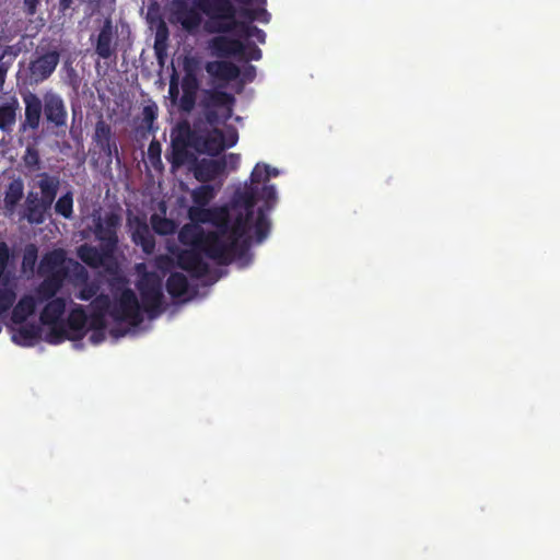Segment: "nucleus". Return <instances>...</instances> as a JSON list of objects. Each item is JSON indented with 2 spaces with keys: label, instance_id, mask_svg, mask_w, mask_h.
<instances>
[{
  "label": "nucleus",
  "instance_id": "f257e3e1",
  "mask_svg": "<svg viewBox=\"0 0 560 560\" xmlns=\"http://www.w3.org/2000/svg\"><path fill=\"white\" fill-rule=\"evenodd\" d=\"M24 103V119L20 124V131L38 130L44 116L46 130L56 136L63 137L68 129V110L60 94L47 91L39 97L36 93L27 91L22 94Z\"/></svg>",
  "mask_w": 560,
  "mask_h": 560
},
{
  "label": "nucleus",
  "instance_id": "f03ea898",
  "mask_svg": "<svg viewBox=\"0 0 560 560\" xmlns=\"http://www.w3.org/2000/svg\"><path fill=\"white\" fill-rule=\"evenodd\" d=\"M178 241L184 246L197 248L218 265L230 264L236 255H242L237 242L214 231H205L198 224H185L178 232Z\"/></svg>",
  "mask_w": 560,
  "mask_h": 560
},
{
  "label": "nucleus",
  "instance_id": "7ed1b4c3",
  "mask_svg": "<svg viewBox=\"0 0 560 560\" xmlns=\"http://www.w3.org/2000/svg\"><path fill=\"white\" fill-rule=\"evenodd\" d=\"M257 197V186H245L244 189H240L234 194L230 205L224 206L229 212L230 236L237 242L242 253L249 248L253 241L248 232L252 228Z\"/></svg>",
  "mask_w": 560,
  "mask_h": 560
},
{
  "label": "nucleus",
  "instance_id": "20e7f679",
  "mask_svg": "<svg viewBox=\"0 0 560 560\" xmlns=\"http://www.w3.org/2000/svg\"><path fill=\"white\" fill-rule=\"evenodd\" d=\"M36 186L39 192L30 190L19 212V219L25 220L31 225H40L47 220L57 197L60 180L58 176L40 173Z\"/></svg>",
  "mask_w": 560,
  "mask_h": 560
},
{
  "label": "nucleus",
  "instance_id": "39448f33",
  "mask_svg": "<svg viewBox=\"0 0 560 560\" xmlns=\"http://www.w3.org/2000/svg\"><path fill=\"white\" fill-rule=\"evenodd\" d=\"M192 5L208 18L212 31L230 33L237 23V4H265L266 0H190Z\"/></svg>",
  "mask_w": 560,
  "mask_h": 560
},
{
  "label": "nucleus",
  "instance_id": "423d86ee",
  "mask_svg": "<svg viewBox=\"0 0 560 560\" xmlns=\"http://www.w3.org/2000/svg\"><path fill=\"white\" fill-rule=\"evenodd\" d=\"M60 57V44L56 39L43 37L28 65L31 81L42 83L49 79L59 65Z\"/></svg>",
  "mask_w": 560,
  "mask_h": 560
},
{
  "label": "nucleus",
  "instance_id": "0eeeda50",
  "mask_svg": "<svg viewBox=\"0 0 560 560\" xmlns=\"http://www.w3.org/2000/svg\"><path fill=\"white\" fill-rule=\"evenodd\" d=\"M192 147L199 152L215 156L226 148L234 147L238 141L235 127L228 126L224 130L213 128L208 131L192 132L190 135Z\"/></svg>",
  "mask_w": 560,
  "mask_h": 560
},
{
  "label": "nucleus",
  "instance_id": "6e6552de",
  "mask_svg": "<svg viewBox=\"0 0 560 560\" xmlns=\"http://www.w3.org/2000/svg\"><path fill=\"white\" fill-rule=\"evenodd\" d=\"M235 97L220 90L208 91L202 100L203 116L210 126L225 124L233 115Z\"/></svg>",
  "mask_w": 560,
  "mask_h": 560
},
{
  "label": "nucleus",
  "instance_id": "1a4fd4ad",
  "mask_svg": "<svg viewBox=\"0 0 560 560\" xmlns=\"http://www.w3.org/2000/svg\"><path fill=\"white\" fill-rule=\"evenodd\" d=\"M137 288L143 311L150 318L158 317L163 312L162 279L155 272H147L138 281Z\"/></svg>",
  "mask_w": 560,
  "mask_h": 560
},
{
  "label": "nucleus",
  "instance_id": "9d476101",
  "mask_svg": "<svg viewBox=\"0 0 560 560\" xmlns=\"http://www.w3.org/2000/svg\"><path fill=\"white\" fill-rule=\"evenodd\" d=\"M110 317L117 323L138 326L143 322L141 305L131 289H125L110 308Z\"/></svg>",
  "mask_w": 560,
  "mask_h": 560
},
{
  "label": "nucleus",
  "instance_id": "9b49d317",
  "mask_svg": "<svg viewBox=\"0 0 560 560\" xmlns=\"http://www.w3.org/2000/svg\"><path fill=\"white\" fill-rule=\"evenodd\" d=\"M121 218L116 212H107L105 215L98 217L94 220L93 234L100 242V245L105 248V252H110L115 255L118 248V229L120 226Z\"/></svg>",
  "mask_w": 560,
  "mask_h": 560
},
{
  "label": "nucleus",
  "instance_id": "f8f14e48",
  "mask_svg": "<svg viewBox=\"0 0 560 560\" xmlns=\"http://www.w3.org/2000/svg\"><path fill=\"white\" fill-rule=\"evenodd\" d=\"M188 218L192 222L191 224L210 223L217 229L215 232L230 237L231 226L226 207L207 209L205 206L194 205L188 209Z\"/></svg>",
  "mask_w": 560,
  "mask_h": 560
},
{
  "label": "nucleus",
  "instance_id": "ddd939ff",
  "mask_svg": "<svg viewBox=\"0 0 560 560\" xmlns=\"http://www.w3.org/2000/svg\"><path fill=\"white\" fill-rule=\"evenodd\" d=\"M260 199L265 201L264 207L258 208L256 220L253 224L254 238L257 244L262 243L270 233V220L268 212L277 202V190L275 185H265L261 188Z\"/></svg>",
  "mask_w": 560,
  "mask_h": 560
},
{
  "label": "nucleus",
  "instance_id": "4468645a",
  "mask_svg": "<svg viewBox=\"0 0 560 560\" xmlns=\"http://www.w3.org/2000/svg\"><path fill=\"white\" fill-rule=\"evenodd\" d=\"M91 40L98 58L103 60L116 58L117 31L109 18L103 22L95 40H93V37H91Z\"/></svg>",
  "mask_w": 560,
  "mask_h": 560
},
{
  "label": "nucleus",
  "instance_id": "2eb2a0df",
  "mask_svg": "<svg viewBox=\"0 0 560 560\" xmlns=\"http://www.w3.org/2000/svg\"><path fill=\"white\" fill-rule=\"evenodd\" d=\"M202 254L197 248L180 249L176 255L177 266L195 278H202L209 272V265L203 260Z\"/></svg>",
  "mask_w": 560,
  "mask_h": 560
},
{
  "label": "nucleus",
  "instance_id": "dca6fc26",
  "mask_svg": "<svg viewBox=\"0 0 560 560\" xmlns=\"http://www.w3.org/2000/svg\"><path fill=\"white\" fill-rule=\"evenodd\" d=\"M225 171V161H218V159H201L195 160L191 166V172L195 178L200 183H208L214 180L222 175Z\"/></svg>",
  "mask_w": 560,
  "mask_h": 560
},
{
  "label": "nucleus",
  "instance_id": "f3484780",
  "mask_svg": "<svg viewBox=\"0 0 560 560\" xmlns=\"http://www.w3.org/2000/svg\"><path fill=\"white\" fill-rule=\"evenodd\" d=\"M210 48L219 58L241 57L245 54V45L236 38L217 36L210 42Z\"/></svg>",
  "mask_w": 560,
  "mask_h": 560
},
{
  "label": "nucleus",
  "instance_id": "a211bd4d",
  "mask_svg": "<svg viewBox=\"0 0 560 560\" xmlns=\"http://www.w3.org/2000/svg\"><path fill=\"white\" fill-rule=\"evenodd\" d=\"M77 255L91 268H100L114 257L110 252H105L103 246L96 247L86 243L78 247Z\"/></svg>",
  "mask_w": 560,
  "mask_h": 560
},
{
  "label": "nucleus",
  "instance_id": "6ab92c4d",
  "mask_svg": "<svg viewBox=\"0 0 560 560\" xmlns=\"http://www.w3.org/2000/svg\"><path fill=\"white\" fill-rule=\"evenodd\" d=\"M44 277V280L36 289V293L40 301H48L55 299L56 294L61 290L68 277V270H60Z\"/></svg>",
  "mask_w": 560,
  "mask_h": 560
},
{
  "label": "nucleus",
  "instance_id": "aec40b11",
  "mask_svg": "<svg viewBox=\"0 0 560 560\" xmlns=\"http://www.w3.org/2000/svg\"><path fill=\"white\" fill-rule=\"evenodd\" d=\"M173 5L175 8L174 14L176 20L182 24V26L191 31L197 28L201 23L200 11L197 10L194 5L192 8L188 7L185 0H174Z\"/></svg>",
  "mask_w": 560,
  "mask_h": 560
},
{
  "label": "nucleus",
  "instance_id": "412c9836",
  "mask_svg": "<svg viewBox=\"0 0 560 560\" xmlns=\"http://www.w3.org/2000/svg\"><path fill=\"white\" fill-rule=\"evenodd\" d=\"M24 197V183L21 177L13 178L5 187L3 197V210L5 215L16 212L20 201Z\"/></svg>",
  "mask_w": 560,
  "mask_h": 560
},
{
  "label": "nucleus",
  "instance_id": "4be33fe9",
  "mask_svg": "<svg viewBox=\"0 0 560 560\" xmlns=\"http://www.w3.org/2000/svg\"><path fill=\"white\" fill-rule=\"evenodd\" d=\"M206 71L214 79L224 82L234 81L241 74V70L235 63L225 60L207 62Z\"/></svg>",
  "mask_w": 560,
  "mask_h": 560
},
{
  "label": "nucleus",
  "instance_id": "5701e85b",
  "mask_svg": "<svg viewBox=\"0 0 560 560\" xmlns=\"http://www.w3.org/2000/svg\"><path fill=\"white\" fill-rule=\"evenodd\" d=\"M20 104L16 97L0 105V130L5 135H11L16 124Z\"/></svg>",
  "mask_w": 560,
  "mask_h": 560
},
{
  "label": "nucleus",
  "instance_id": "b1692460",
  "mask_svg": "<svg viewBox=\"0 0 560 560\" xmlns=\"http://www.w3.org/2000/svg\"><path fill=\"white\" fill-rule=\"evenodd\" d=\"M67 301L65 298H55L48 300L39 315V320L43 325L56 324L61 320L66 312Z\"/></svg>",
  "mask_w": 560,
  "mask_h": 560
},
{
  "label": "nucleus",
  "instance_id": "393cba45",
  "mask_svg": "<svg viewBox=\"0 0 560 560\" xmlns=\"http://www.w3.org/2000/svg\"><path fill=\"white\" fill-rule=\"evenodd\" d=\"M265 5L266 3L237 4V20L249 24H253L254 21L269 23L270 13L265 9Z\"/></svg>",
  "mask_w": 560,
  "mask_h": 560
},
{
  "label": "nucleus",
  "instance_id": "a878e982",
  "mask_svg": "<svg viewBox=\"0 0 560 560\" xmlns=\"http://www.w3.org/2000/svg\"><path fill=\"white\" fill-rule=\"evenodd\" d=\"M65 324L72 331L71 340L81 339L85 335L88 325V315L84 308L80 305L72 308Z\"/></svg>",
  "mask_w": 560,
  "mask_h": 560
},
{
  "label": "nucleus",
  "instance_id": "bb28decb",
  "mask_svg": "<svg viewBox=\"0 0 560 560\" xmlns=\"http://www.w3.org/2000/svg\"><path fill=\"white\" fill-rule=\"evenodd\" d=\"M65 253L61 249L48 252L43 256L38 266V272L42 276L52 275L60 270H67L65 264Z\"/></svg>",
  "mask_w": 560,
  "mask_h": 560
},
{
  "label": "nucleus",
  "instance_id": "cd10ccee",
  "mask_svg": "<svg viewBox=\"0 0 560 560\" xmlns=\"http://www.w3.org/2000/svg\"><path fill=\"white\" fill-rule=\"evenodd\" d=\"M132 242L141 246L145 254H152L155 248V238L150 231L149 225L144 221H138L132 234Z\"/></svg>",
  "mask_w": 560,
  "mask_h": 560
},
{
  "label": "nucleus",
  "instance_id": "c85d7f7f",
  "mask_svg": "<svg viewBox=\"0 0 560 560\" xmlns=\"http://www.w3.org/2000/svg\"><path fill=\"white\" fill-rule=\"evenodd\" d=\"M36 308V301L32 295L22 296L12 311L11 319L14 324H22Z\"/></svg>",
  "mask_w": 560,
  "mask_h": 560
},
{
  "label": "nucleus",
  "instance_id": "c756f323",
  "mask_svg": "<svg viewBox=\"0 0 560 560\" xmlns=\"http://www.w3.org/2000/svg\"><path fill=\"white\" fill-rule=\"evenodd\" d=\"M166 291L172 298H180L188 291L187 277L182 272H172L166 280Z\"/></svg>",
  "mask_w": 560,
  "mask_h": 560
},
{
  "label": "nucleus",
  "instance_id": "7c9ffc66",
  "mask_svg": "<svg viewBox=\"0 0 560 560\" xmlns=\"http://www.w3.org/2000/svg\"><path fill=\"white\" fill-rule=\"evenodd\" d=\"M189 152L187 150V142L179 137L174 138L172 140V151L170 156H167L168 162L174 167H179L186 163L188 160Z\"/></svg>",
  "mask_w": 560,
  "mask_h": 560
},
{
  "label": "nucleus",
  "instance_id": "2f4dec72",
  "mask_svg": "<svg viewBox=\"0 0 560 560\" xmlns=\"http://www.w3.org/2000/svg\"><path fill=\"white\" fill-rule=\"evenodd\" d=\"M150 223L153 231L162 236L172 235L176 232V223L166 217H162L158 213H153L150 218Z\"/></svg>",
  "mask_w": 560,
  "mask_h": 560
},
{
  "label": "nucleus",
  "instance_id": "473e14b6",
  "mask_svg": "<svg viewBox=\"0 0 560 560\" xmlns=\"http://www.w3.org/2000/svg\"><path fill=\"white\" fill-rule=\"evenodd\" d=\"M116 141L114 138L112 127L104 120H98L95 124V130L93 135V142L98 147L103 148L112 142Z\"/></svg>",
  "mask_w": 560,
  "mask_h": 560
},
{
  "label": "nucleus",
  "instance_id": "72a5a7b5",
  "mask_svg": "<svg viewBox=\"0 0 560 560\" xmlns=\"http://www.w3.org/2000/svg\"><path fill=\"white\" fill-rule=\"evenodd\" d=\"M234 31L244 38H255L260 44L266 42V33L248 22L237 21Z\"/></svg>",
  "mask_w": 560,
  "mask_h": 560
},
{
  "label": "nucleus",
  "instance_id": "f704fd0d",
  "mask_svg": "<svg viewBox=\"0 0 560 560\" xmlns=\"http://www.w3.org/2000/svg\"><path fill=\"white\" fill-rule=\"evenodd\" d=\"M190 59L186 58L184 61V70L185 74L182 79V89L183 92L194 93L197 94L199 82L197 79V75L195 74L194 70L190 67Z\"/></svg>",
  "mask_w": 560,
  "mask_h": 560
},
{
  "label": "nucleus",
  "instance_id": "c9c22d12",
  "mask_svg": "<svg viewBox=\"0 0 560 560\" xmlns=\"http://www.w3.org/2000/svg\"><path fill=\"white\" fill-rule=\"evenodd\" d=\"M55 212L65 219H71L73 217V194L67 191L61 195L55 202Z\"/></svg>",
  "mask_w": 560,
  "mask_h": 560
},
{
  "label": "nucleus",
  "instance_id": "e433bc0d",
  "mask_svg": "<svg viewBox=\"0 0 560 560\" xmlns=\"http://www.w3.org/2000/svg\"><path fill=\"white\" fill-rule=\"evenodd\" d=\"M47 326L50 327L49 331L46 336V340L49 343L59 345L62 341H65L66 339L71 340V335L68 334L67 326H66L65 322H59L56 324H48Z\"/></svg>",
  "mask_w": 560,
  "mask_h": 560
},
{
  "label": "nucleus",
  "instance_id": "4c0bfd02",
  "mask_svg": "<svg viewBox=\"0 0 560 560\" xmlns=\"http://www.w3.org/2000/svg\"><path fill=\"white\" fill-rule=\"evenodd\" d=\"M214 198V189L210 185H201L195 188L191 192L194 205L207 206Z\"/></svg>",
  "mask_w": 560,
  "mask_h": 560
},
{
  "label": "nucleus",
  "instance_id": "58836bf2",
  "mask_svg": "<svg viewBox=\"0 0 560 560\" xmlns=\"http://www.w3.org/2000/svg\"><path fill=\"white\" fill-rule=\"evenodd\" d=\"M11 257L10 248L7 243H0V282L8 284L11 279V272L7 270Z\"/></svg>",
  "mask_w": 560,
  "mask_h": 560
},
{
  "label": "nucleus",
  "instance_id": "ea45409f",
  "mask_svg": "<svg viewBox=\"0 0 560 560\" xmlns=\"http://www.w3.org/2000/svg\"><path fill=\"white\" fill-rule=\"evenodd\" d=\"M37 337V329L35 326H22L13 335L12 339L15 343L21 346H28Z\"/></svg>",
  "mask_w": 560,
  "mask_h": 560
},
{
  "label": "nucleus",
  "instance_id": "a19ab883",
  "mask_svg": "<svg viewBox=\"0 0 560 560\" xmlns=\"http://www.w3.org/2000/svg\"><path fill=\"white\" fill-rule=\"evenodd\" d=\"M38 257V249L35 244H27L23 252L22 270L33 272Z\"/></svg>",
  "mask_w": 560,
  "mask_h": 560
},
{
  "label": "nucleus",
  "instance_id": "79ce46f5",
  "mask_svg": "<svg viewBox=\"0 0 560 560\" xmlns=\"http://www.w3.org/2000/svg\"><path fill=\"white\" fill-rule=\"evenodd\" d=\"M16 300V292L13 288L3 284L0 288V315L8 312Z\"/></svg>",
  "mask_w": 560,
  "mask_h": 560
},
{
  "label": "nucleus",
  "instance_id": "37998d69",
  "mask_svg": "<svg viewBox=\"0 0 560 560\" xmlns=\"http://www.w3.org/2000/svg\"><path fill=\"white\" fill-rule=\"evenodd\" d=\"M114 303H112L110 298L107 294H97L91 302V308L93 312H98L102 314H109L110 308Z\"/></svg>",
  "mask_w": 560,
  "mask_h": 560
},
{
  "label": "nucleus",
  "instance_id": "c03bdc74",
  "mask_svg": "<svg viewBox=\"0 0 560 560\" xmlns=\"http://www.w3.org/2000/svg\"><path fill=\"white\" fill-rule=\"evenodd\" d=\"M270 178V165L257 163L250 173V182L253 186Z\"/></svg>",
  "mask_w": 560,
  "mask_h": 560
},
{
  "label": "nucleus",
  "instance_id": "a18cd8bd",
  "mask_svg": "<svg viewBox=\"0 0 560 560\" xmlns=\"http://www.w3.org/2000/svg\"><path fill=\"white\" fill-rule=\"evenodd\" d=\"M98 291L100 284L96 281H85L75 296L81 301H90L97 295Z\"/></svg>",
  "mask_w": 560,
  "mask_h": 560
},
{
  "label": "nucleus",
  "instance_id": "49530a36",
  "mask_svg": "<svg viewBox=\"0 0 560 560\" xmlns=\"http://www.w3.org/2000/svg\"><path fill=\"white\" fill-rule=\"evenodd\" d=\"M24 164L30 170H38L40 166V158L38 150L33 145H27L23 156Z\"/></svg>",
  "mask_w": 560,
  "mask_h": 560
},
{
  "label": "nucleus",
  "instance_id": "de8ad7c7",
  "mask_svg": "<svg viewBox=\"0 0 560 560\" xmlns=\"http://www.w3.org/2000/svg\"><path fill=\"white\" fill-rule=\"evenodd\" d=\"M88 325L92 330L100 331V334L103 335L106 328V315L92 311L90 315H88Z\"/></svg>",
  "mask_w": 560,
  "mask_h": 560
},
{
  "label": "nucleus",
  "instance_id": "09e8293b",
  "mask_svg": "<svg viewBox=\"0 0 560 560\" xmlns=\"http://www.w3.org/2000/svg\"><path fill=\"white\" fill-rule=\"evenodd\" d=\"M148 158L153 166L161 164V144L156 140H152L148 148Z\"/></svg>",
  "mask_w": 560,
  "mask_h": 560
},
{
  "label": "nucleus",
  "instance_id": "8fccbe9b",
  "mask_svg": "<svg viewBox=\"0 0 560 560\" xmlns=\"http://www.w3.org/2000/svg\"><path fill=\"white\" fill-rule=\"evenodd\" d=\"M101 152L105 155L108 163H112L113 159L116 158V160L119 162V151L117 142L114 141L107 145H104L103 148H98Z\"/></svg>",
  "mask_w": 560,
  "mask_h": 560
},
{
  "label": "nucleus",
  "instance_id": "3c124183",
  "mask_svg": "<svg viewBox=\"0 0 560 560\" xmlns=\"http://www.w3.org/2000/svg\"><path fill=\"white\" fill-rule=\"evenodd\" d=\"M196 103V94L183 92V95L179 98L180 108L185 112H190Z\"/></svg>",
  "mask_w": 560,
  "mask_h": 560
},
{
  "label": "nucleus",
  "instance_id": "603ef678",
  "mask_svg": "<svg viewBox=\"0 0 560 560\" xmlns=\"http://www.w3.org/2000/svg\"><path fill=\"white\" fill-rule=\"evenodd\" d=\"M168 94L172 102H177L179 97V88H178V75L176 71L174 70L171 79H170V88H168Z\"/></svg>",
  "mask_w": 560,
  "mask_h": 560
},
{
  "label": "nucleus",
  "instance_id": "864d4df0",
  "mask_svg": "<svg viewBox=\"0 0 560 560\" xmlns=\"http://www.w3.org/2000/svg\"><path fill=\"white\" fill-rule=\"evenodd\" d=\"M218 161H225V168L236 170L241 162V155L237 153H229L218 159Z\"/></svg>",
  "mask_w": 560,
  "mask_h": 560
},
{
  "label": "nucleus",
  "instance_id": "5fc2aeb1",
  "mask_svg": "<svg viewBox=\"0 0 560 560\" xmlns=\"http://www.w3.org/2000/svg\"><path fill=\"white\" fill-rule=\"evenodd\" d=\"M262 56V52L260 48H258L256 45H252L248 47V50L245 49V54L241 56L240 58L248 60H259Z\"/></svg>",
  "mask_w": 560,
  "mask_h": 560
},
{
  "label": "nucleus",
  "instance_id": "6e6d98bb",
  "mask_svg": "<svg viewBox=\"0 0 560 560\" xmlns=\"http://www.w3.org/2000/svg\"><path fill=\"white\" fill-rule=\"evenodd\" d=\"M40 0H23V10L26 16H34Z\"/></svg>",
  "mask_w": 560,
  "mask_h": 560
},
{
  "label": "nucleus",
  "instance_id": "4d7b16f0",
  "mask_svg": "<svg viewBox=\"0 0 560 560\" xmlns=\"http://www.w3.org/2000/svg\"><path fill=\"white\" fill-rule=\"evenodd\" d=\"M166 38H167V30L163 31L159 30L155 36L154 45H158V48L166 49Z\"/></svg>",
  "mask_w": 560,
  "mask_h": 560
},
{
  "label": "nucleus",
  "instance_id": "13d9d810",
  "mask_svg": "<svg viewBox=\"0 0 560 560\" xmlns=\"http://www.w3.org/2000/svg\"><path fill=\"white\" fill-rule=\"evenodd\" d=\"M256 77V68L253 65L245 67L243 71V81L252 82Z\"/></svg>",
  "mask_w": 560,
  "mask_h": 560
},
{
  "label": "nucleus",
  "instance_id": "bf43d9fd",
  "mask_svg": "<svg viewBox=\"0 0 560 560\" xmlns=\"http://www.w3.org/2000/svg\"><path fill=\"white\" fill-rule=\"evenodd\" d=\"M19 50L14 48V46H5L2 48L0 52V60H3L7 56L11 58H15L18 56Z\"/></svg>",
  "mask_w": 560,
  "mask_h": 560
},
{
  "label": "nucleus",
  "instance_id": "052dcab7",
  "mask_svg": "<svg viewBox=\"0 0 560 560\" xmlns=\"http://www.w3.org/2000/svg\"><path fill=\"white\" fill-rule=\"evenodd\" d=\"M154 52L156 56L158 61L163 65L164 60L166 58V49L164 48H158V45H154Z\"/></svg>",
  "mask_w": 560,
  "mask_h": 560
},
{
  "label": "nucleus",
  "instance_id": "680f3d73",
  "mask_svg": "<svg viewBox=\"0 0 560 560\" xmlns=\"http://www.w3.org/2000/svg\"><path fill=\"white\" fill-rule=\"evenodd\" d=\"M156 118V114L154 112V109L150 106H147L144 108V119L147 122H152L154 119Z\"/></svg>",
  "mask_w": 560,
  "mask_h": 560
},
{
  "label": "nucleus",
  "instance_id": "e2e57ef3",
  "mask_svg": "<svg viewBox=\"0 0 560 560\" xmlns=\"http://www.w3.org/2000/svg\"><path fill=\"white\" fill-rule=\"evenodd\" d=\"M73 0H59V9L65 12L71 8Z\"/></svg>",
  "mask_w": 560,
  "mask_h": 560
},
{
  "label": "nucleus",
  "instance_id": "0e129e2a",
  "mask_svg": "<svg viewBox=\"0 0 560 560\" xmlns=\"http://www.w3.org/2000/svg\"><path fill=\"white\" fill-rule=\"evenodd\" d=\"M91 341L94 343H98L104 339V334L101 335L100 331L93 330V334L91 335Z\"/></svg>",
  "mask_w": 560,
  "mask_h": 560
},
{
  "label": "nucleus",
  "instance_id": "69168bd1",
  "mask_svg": "<svg viewBox=\"0 0 560 560\" xmlns=\"http://www.w3.org/2000/svg\"><path fill=\"white\" fill-rule=\"evenodd\" d=\"M7 70H8V67L3 68L2 66H0V91L2 90L3 84H4Z\"/></svg>",
  "mask_w": 560,
  "mask_h": 560
},
{
  "label": "nucleus",
  "instance_id": "338daca9",
  "mask_svg": "<svg viewBox=\"0 0 560 560\" xmlns=\"http://www.w3.org/2000/svg\"><path fill=\"white\" fill-rule=\"evenodd\" d=\"M279 175V171L277 168H272L270 166V177H276Z\"/></svg>",
  "mask_w": 560,
  "mask_h": 560
},
{
  "label": "nucleus",
  "instance_id": "774afa93",
  "mask_svg": "<svg viewBox=\"0 0 560 560\" xmlns=\"http://www.w3.org/2000/svg\"><path fill=\"white\" fill-rule=\"evenodd\" d=\"M112 334L116 337L124 336V332H115V330H112Z\"/></svg>",
  "mask_w": 560,
  "mask_h": 560
}]
</instances>
